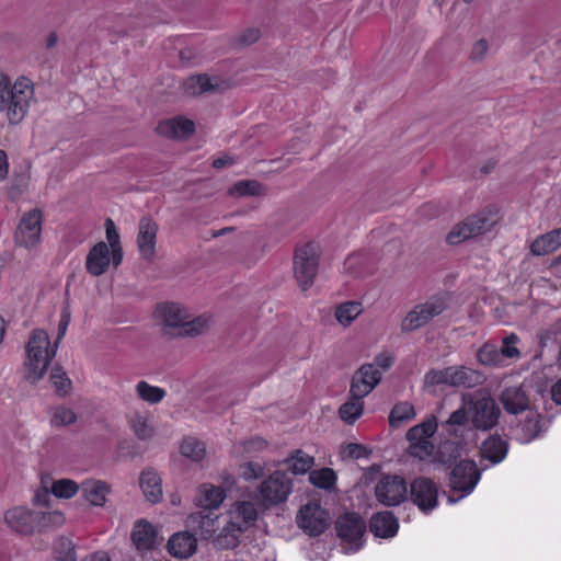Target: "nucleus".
I'll return each mask as SVG.
<instances>
[{"instance_id": "nucleus-1", "label": "nucleus", "mask_w": 561, "mask_h": 561, "mask_svg": "<svg viewBox=\"0 0 561 561\" xmlns=\"http://www.w3.org/2000/svg\"><path fill=\"white\" fill-rule=\"evenodd\" d=\"M34 96V83L31 78L20 76L14 83L2 75L0 77V112L10 124H19L28 113Z\"/></svg>"}, {"instance_id": "nucleus-2", "label": "nucleus", "mask_w": 561, "mask_h": 561, "mask_svg": "<svg viewBox=\"0 0 561 561\" xmlns=\"http://www.w3.org/2000/svg\"><path fill=\"white\" fill-rule=\"evenodd\" d=\"M156 317L163 333L170 336H196L206 332L210 323V317L191 318L186 309L175 302L159 305Z\"/></svg>"}, {"instance_id": "nucleus-3", "label": "nucleus", "mask_w": 561, "mask_h": 561, "mask_svg": "<svg viewBox=\"0 0 561 561\" xmlns=\"http://www.w3.org/2000/svg\"><path fill=\"white\" fill-rule=\"evenodd\" d=\"M461 402L469 404L471 422L477 430L488 431L497 424L501 410L486 391L465 392L461 394Z\"/></svg>"}, {"instance_id": "nucleus-4", "label": "nucleus", "mask_w": 561, "mask_h": 561, "mask_svg": "<svg viewBox=\"0 0 561 561\" xmlns=\"http://www.w3.org/2000/svg\"><path fill=\"white\" fill-rule=\"evenodd\" d=\"M437 426L436 417L431 415L421 424L414 425L407 432L405 438L410 443L408 451L412 457L421 461L432 460L436 449L431 442V437L436 433Z\"/></svg>"}, {"instance_id": "nucleus-5", "label": "nucleus", "mask_w": 561, "mask_h": 561, "mask_svg": "<svg viewBox=\"0 0 561 561\" xmlns=\"http://www.w3.org/2000/svg\"><path fill=\"white\" fill-rule=\"evenodd\" d=\"M319 247L309 242L296 249L294 255V275L299 287L307 290L312 286L319 270Z\"/></svg>"}, {"instance_id": "nucleus-6", "label": "nucleus", "mask_w": 561, "mask_h": 561, "mask_svg": "<svg viewBox=\"0 0 561 561\" xmlns=\"http://www.w3.org/2000/svg\"><path fill=\"white\" fill-rule=\"evenodd\" d=\"M293 491V481L285 471L276 470L264 479L259 488V497L264 505L273 506L285 502Z\"/></svg>"}, {"instance_id": "nucleus-7", "label": "nucleus", "mask_w": 561, "mask_h": 561, "mask_svg": "<svg viewBox=\"0 0 561 561\" xmlns=\"http://www.w3.org/2000/svg\"><path fill=\"white\" fill-rule=\"evenodd\" d=\"M447 304L442 297H434L415 306L402 320L401 331L411 332L426 325L433 318L442 314Z\"/></svg>"}, {"instance_id": "nucleus-8", "label": "nucleus", "mask_w": 561, "mask_h": 561, "mask_svg": "<svg viewBox=\"0 0 561 561\" xmlns=\"http://www.w3.org/2000/svg\"><path fill=\"white\" fill-rule=\"evenodd\" d=\"M481 472L474 460L462 459L450 471L449 486L455 492H460L459 499L469 495L478 482Z\"/></svg>"}, {"instance_id": "nucleus-9", "label": "nucleus", "mask_w": 561, "mask_h": 561, "mask_svg": "<svg viewBox=\"0 0 561 561\" xmlns=\"http://www.w3.org/2000/svg\"><path fill=\"white\" fill-rule=\"evenodd\" d=\"M407 483L400 476H383L375 486L378 502L386 506H396L407 496Z\"/></svg>"}, {"instance_id": "nucleus-10", "label": "nucleus", "mask_w": 561, "mask_h": 561, "mask_svg": "<svg viewBox=\"0 0 561 561\" xmlns=\"http://www.w3.org/2000/svg\"><path fill=\"white\" fill-rule=\"evenodd\" d=\"M41 488L43 493H37V506H48L49 494L57 499H71L79 491V484L71 479L53 480L49 474H42Z\"/></svg>"}, {"instance_id": "nucleus-11", "label": "nucleus", "mask_w": 561, "mask_h": 561, "mask_svg": "<svg viewBox=\"0 0 561 561\" xmlns=\"http://www.w3.org/2000/svg\"><path fill=\"white\" fill-rule=\"evenodd\" d=\"M296 519L305 533L318 536L328 528L330 516L320 505L309 503L300 508Z\"/></svg>"}, {"instance_id": "nucleus-12", "label": "nucleus", "mask_w": 561, "mask_h": 561, "mask_svg": "<svg viewBox=\"0 0 561 561\" xmlns=\"http://www.w3.org/2000/svg\"><path fill=\"white\" fill-rule=\"evenodd\" d=\"M335 530L342 540L351 543L357 550L362 546L366 523L359 515L346 513L336 519Z\"/></svg>"}, {"instance_id": "nucleus-13", "label": "nucleus", "mask_w": 561, "mask_h": 561, "mask_svg": "<svg viewBox=\"0 0 561 561\" xmlns=\"http://www.w3.org/2000/svg\"><path fill=\"white\" fill-rule=\"evenodd\" d=\"M158 230L159 226L151 217L140 218L136 242L140 257L147 262H152L156 257Z\"/></svg>"}, {"instance_id": "nucleus-14", "label": "nucleus", "mask_w": 561, "mask_h": 561, "mask_svg": "<svg viewBox=\"0 0 561 561\" xmlns=\"http://www.w3.org/2000/svg\"><path fill=\"white\" fill-rule=\"evenodd\" d=\"M130 539L137 551L141 553L156 549L163 541L160 529L147 519H139L134 524Z\"/></svg>"}, {"instance_id": "nucleus-15", "label": "nucleus", "mask_w": 561, "mask_h": 561, "mask_svg": "<svg viewBox=\"0 0 561 561\" xmlns=\"http://www.w3.org/2000/svg\"><path fill=\"white\" fill-rule=\"evenodd\" d=\"M69 322L70 314L64 312L58 323V333L53 345H50L48 334L45 331L37 330V364L43 362V369H46L56 356L58 345L65 336Z\"/></svg>"}, {"instance_id": "nucleus-16", "label": "nucleus", "mask_w": 561, "mask_h": 561, "mask_svg": "<svg viewBox=\"0 0 561 561\" xmlns=\"http://www.w3.org/2000/svg\"><path fill=\"white\" fill-rule=\"evenodd\" d=\"M411 499L420 510L423 512H430L437 505L438 488L430 478H416L411 483Z\"/></svg>"}, {"instance_id": "nucleus-17", "label": "nucleus", "mask_w": 561, "mask_h": 561, "mask_svg": "<svg viewBox=\"0 0 561 561\" xmlns=\"http://www.w3.org/2000/svg\"><path fill=\"white\" fill-rule=\"evenodd\" d=\"M380 380L381 371L376 368L375 365H363L355 371L352 378L350 394H356L357 397L365 398L374 390Z\"/></svg>"}, {"instance_id": "nucleus-18", "label": "nucleus", "mask_w": 561, "mask_h": 561, "mask_svg": "<svg viewBox=\"0 0 561 561\" xmlns=\"http://www.w3.org/2000/svg\"><path fill=\"white\" fill-rule=\"evenodd\" d=\"M194 131L195 123L183 116L161 121L156 127L159 137L172 139L190 138L194 135Z\"/></svg>"}, {"instance_id": "nucleus-19", "label": "nucleus", "mask_w": 561, "mask_h": 561, "mask_svg": "<svg viewBox=\"0 0 561 561\" xmlns=\"http://www.w3.org/2000/svg\"><path fill=\"white\" fill-rule=\"evenodd\" d=\"M228 87L219 77L195 75L188 77L183 83L184 93L188 96L201 95L206 92L222 91Z\"/></svg>"}, {"instance_id": "nucleus-20", "label": "nucleus", "mask_w": 561, "mask_h": 561, "mask_svg": "<svg viewBox=\"0 0 561 561\" xmlns=\"http://www.w3.org/2000/svg\"><path fill=\"white\" fill-rule=\"evenodd\" d=\"M112 262V251L108 245L101 241L96 243L88 253L85 268L92 276L103 275Z\"/></svg>"}, {"instance_id": "nucleus-21", "label": "nucleus", "mask_w": 561, "mask_h": 561, "mask_svg": "<svg viewBox=\"0 0 561 561\" xmlns=\"http://www.w3.org/2000/svg\"><path fill=\"white\" fill-rule=\"evenodd\" d=\"M7 525L21 536L33 534L35 517L31 510L18 506L4 514Z\"/></svg>"}, {"instance_id": "nucleus-22", "label": "nucleus", "mask_w": 561, "mask_h": 561, "mask_svg": "<svg viewBox=\"0 0 561 561\" xmlns=\"http://www.w3.org/2000/svg\"><path fill=\"white\" fill-rule=\"evenodd\" d=\"M244 531L242 528L228 519L211 539V543L217 550H232L240 543V538Z\"/></svg>"}, {"instance_id": "nucleus-23", "label": "nucleus", "mask_w": 561, "mask_h": 561, "mask_svg": "<svg viewBox=\"0 0 561 561\" xmlns=\"http://www.w3.org/2000/svg\"><path fill=\"white\" fill-rule=\"evenodd\" d=\"M228 519L247 531L257 519L256 505L252 501H237L228 512Z\"/></svg>"}, {"instance_id": "nucleus-24", "label": "nucleus", "mask_w": 561, "mask_h": 561, "mask_svg": "<svg viewBox=\"0 0 561 561\" xmlns=\"http://www.w3.org/2000/svg\"><path fill=\"white\" fill-rule=\"evenodd\" d=\"M500 401L504 410L510 414H518L528 409L529 400L523 386H512L505 388L501 396Z\"/></svg>"}, {"instance_id": "nucleus-25", "label": "nucleus", "mask_w": 561, "mask_h": 561, "mask_svg": "<svg viewBox=\"0 0 561 561\" xmlns=\"http://www.w3.org/2000/svg\"><path fill=\"white\" fill-rule=\"evenodd\" d=\"M197 548V539L187 531L172 535L168 541V551L179 559L190 558Z\"/></svg>"}, {"instance_id": "nucleus-26", "label": "nucleus", "mask_w": 561, "mask_h": 561, "mask_svg": "<svg viewBox=\"0 0 561 561\" xmlns=\"http://www.w3.org/2000/svg\"><path fill=\"white\" fill-rule=\"evenodd\" d=\"M191 526L199 531L203 539H213L220 526L219 516L211 512H197L188 518Z\"/></svg>"}, {"instance_id": "nucleus-27", "label": "nucleus", "mask_w": 561, "mask_h": 561, "mask_svg": "<svg viewBox=\"0 0 561 561\" xmlns=\"http://www.w3.org/2000/svg\"><path fill=\"white\" fill-rule=\"evenodd\" d=\"M485 376L477 369L463 365L453 366V387L471 389L481 386Z\"/></svg>"}, {"instance_id": "nucleus-28", "label": "nucleus", "mask_w": 561, "mask_h": 561, "mask_svg": "<svg viewBox=\"0 0 561 561\" xmlns=\"http://www.w3.org/2000/svg\"><path fill=\"white\" fill-rule=\"evenodd\" d=\"M139 486L150 503L154 504L161 501L163 495L161 478L153 469L147 468L142 470L139 478Z\"/></svg>"}, {"instance_id": "nucleus-29", "label": "nucleus", "mask_w": 561, "mask_h": 561, "mask_svg": "<svg viewBox=\"0 0 561 561\" xmlns=\"http://www.w3.org/2000/svg\"><path fill=\"white\" fill-rule=\"evenodd\" d=\"M370 531L381 538H389L398 531V520L390 512L375 514L369 524Z\"/></svg>"}, {"instance_id": "nucleus-30", "label": "nucleus", "mask_w": 561, "mask_h": 561, "mask_svg": "<svg viewBox=\"0 0 561 561\" xmlns=\"http://www.w3.org/2000/svg\"><path fill=\"white\" fill-rule=\"evenodd\" d=\"M561 247V228L537 237L530 244V252L542 256L557 251Z\"/></svg>"}, {"instance_id": "nucleus-31", "label": "nucleus", "mask_w": 561, "mask_h": 561, "mask_svg": "<svg viewBox=\"0 0 561 561\" xmlns=\"http://www.w3.org/2000/svg\"><path fill=\"white\" fill-rule=\"evenodd\" d=\"M15 242L25 249L35 245V210H30L21 218L15 231Z\"/></svg>"}, {"instance_id": "nucleus-32", "label": "nucleus", "mask_w": 561, "mask_h": 561, "mask_svg": "<svg viewBox=\"0 0 561 561\" xmlns=\"http://www.w3.org/2000/svg\"><path fill=\"white\" fill-rule=\"evenodd\" d=\"M507 447V443L500 436H490L482 443L480 455L483 459L495 465L506 457Z\"/></svg>"}, {"instance_id": "nucleus-33", "label": "nucleus", "mask_w": 561, "mask_h": 561, "mask_svg": "<svg viewBox=\"0 0 561 561\" xmlns=\"http://www.w3.org/2000/svg\"><path fill=\"white\" fill-rule=\"evenodd\" d=\"M81 488L83 497L94 506H103L111 490L110 485L101 480H87Z\"/></svg>"}, {"instance_id": "nucleus-34", "label": "nucleus", "mask_w": 561, "mask_h": 561, "mask_svg": "<svg viewBox=\"0 0 561 561\" xmlns=\"http://www.w3.org/2000/svg\"><path fill=\"white\" fill-rule=\"evenodd\" d=\"M496 211L491 209L482 210L476 215L467 217V225L470 227L473 237L486 233L497 224Z\"/></svg>"}, {"instance_id": "nucleus-35", "label": "nucleus", "mask_w": 561, "mask_h": 561, "mask_svg": "<svg viewBox=\"0 0 561 561\" xmlns=\"http://www.w3.org/2000/svg\"><path fill=\"white\" fill-rule=\"evenodd\" d=\"M461 456V444L454 440L442 442L432 458V463L450 465Z\"/></svg>"}, {"instance_id": "nucleus-36", "label": "nucleus", "mask_w": 561, "mask_h": 561, "mask_svg": "<svg viewBox=\"0 0 561 561\" xmlns=\"http://www.w3.org/2000/svg\"><path fill=\"white\" fill-rule=\"evenodd\" d=\"M228 194L233 197L262 196L266 194V188L255 180H242L236 182L228 190Z\"/></svg>"}, {"instance_id": "nucleus-37", "label": "nucleus", "mask_w": 561, "mask_h": 561, "mask_svg": "<svg viewBox=\"0 0 561 561\" xmlns=\"http://www.w3.org/2000/svg\"><path fill=\"white\" fill-rule=\"evenodd\" d=\"M284 462L294 474H305L314 465V459L301 449H296Z\"/></svg>"}, {"instance_id": "nucleus-38", "label": "nucleus", "mask_w": 561, "mask_h": 561, "mask_svg": "<svg viewBox=\"0 0 561 561\" xmlns=\"http://www.w3.org/2000/svg\"><path fill=\"white\" fill-rule=\"evenodd\" d=\"M363 399L364 397L350 394V399L340 407L339 414L344 422L353 424L363 414Z\"/></svg>"}, {"instance_id": "nucleus-39", "label": "nucleus", "mask_w": 561, "mask_h": 561, "mask_svg": "<svg viewBox=\"0 0 561 561\" xmlns=\"http://www.w3.org/2000/svg\"><path fill=\"white\" fill-rule=\"evenodd\" d=\"M226 494L220 486L203 484L199 488V504L205 508H217L224 501Z\"/></svg>"}, {"instance_id": "nucleus-40", "label": "nucleus", "mask_w": 561, "mask_h": 561, "mask_svg": "<svg viewBox=\"0 0 561 561\" xmlns=\"http://www.w3.org/2000/svg\"><path fill=\"white\" fill-rule=\"evenodd\" d=\"M49 382L51 383L55 393L60 397H67L72 390V381L67 373L60 366H56L49 374Z\"/></svg>"}, {"instance_id": "nucleus-41", "label": "nucleus", "mask_w": 561, "mask_h": 561, "mask_svg": "<svg viewBox=\"0 0 561 561\" xmlns=\"http://www.w3.org/2000/svg\"><path fill=\"white\" fill-rule=\"evenodd\" d=\"M106 239L110 250L112 251L113 266L116 268L123 260V249L119 242V234L116 230L114 221L111 218L105 220Z\"/></svg>"}, {"instance_id": "nucleus-42", "label": "nucleus", "mask_w": 561, "mask_h": 561, "mask_svg": "<svg viewBox=\"0 0 561 561\" xmlns=\"http://www.w3.org/2000/svg\"><path fill=\"white\" fill-rule=\"evenodd\" d=\"M445 385L453 387V366L443 369H431L424 376V389Z\"/></svg>"}, {"instance_id": "nucleus-43", "label": "nucleus", "mask_w": 561, "mask_h": 561, "mask_svg": "<svg viewBox=\"0 0 561 561\" xmlns=\"http://www.w3.org/2000/svg\"><path fill=\"white\" fill-rule=\"evenodd\" d=\"M478 362L483 366H504L500 350L495 343H484L477 353Z\"/></svg>"}, {"instance_id": "nucleus-44", "label": "nucleus", "mask_w": 561, "mask_h": 561, "mask_svg": "<svg viewBox=\"0 0 561 561\" xmlns=\"http://www.w3.org/2000/svg\"><path fill=\"white\" fill-rule=\"evenodd\" d=\"M362 305L356 301L341 304L335 309V319L343 327H348L360 313Z\"/></svg>"}, {"instance_id": "nucleus-45", "label": "nucleus", "mask_w": 561, "mask_h": 561, "mask_svg": "<svg viewBox=\"0 0 561 561\" xmlns=\"http://www.w3.org/2000/svg\"><path fill=\"white\" fill-rule=\"evenodd\" d=\"M50 424L54 427L68 426L77 422L78 415L77 413L66 407V405H57L51 408L49 411Z\"/></svg>"}, {"instance_id": "nucleus-46", "label": "nucleus", "mask_w": 561, "mask_h": 561, "mask_svg": "<svg viewBox=\"0 0 561 561\" xmlns=\"http://www.w3.org/2000/svg\"><path fill=\"white\" fill-rule=\"evenodd\" d=\"M136 392L141 400L150 404L160 402L165 396V391L162 388L151 386L145 380L136 385Z\"/></svg>"}, {"instance_id": "nucleus-47", "label": "nucleus", "mask_w": 561, "mask_h": 561, "mask_svg": "<svg viewBox=\"0 0 561 561\" xmlns=\"http://www.w3.org/2000/svg\"><path fill=\"white\" fill-rule=\"evenodd\" d=\"M416 415L414 407L404 401L397 403L389 415V423L391 426H399L400 423L410 421Z\"/></svg>"}, {"instance_id": "nucleus-48", "label": "nucleus", "mask_w": 561, "mask_h": 561, "mask_svg": "<svg viewBox=\"0 0 561 561\" xmlns=\"http://www.w3.org/2000/svg\"><path fill=\"white\" fill-rule=\"evenodd\" d=\"M35 330L28 335V341L25 345L26 358L24 362V379L31 383L35 382Z\"/></svg>"}, {"instance_id": "nucleus-49", "label": "nucleus", "mask_w": 561, "mask_h": 561, "mask_svg": "<svg viewBox=\"0 0 561 561\" xmlns=\"http://www.w3.org/2000/svg\"><path fill=\"white\" fill-rule=\"evenodd\" d=\"M180 450L182 456L190 458L193 461H199L206 455L204 443L191 437L183 440Z\"/></svg>"}, {"instance_id": "nucleus-50", "label": "nucleus", "mask_w": 561, "mask_h": 561, "mask_svg": "<svg viewBox=\"0 0 561 561\" xmlns=\"http://www.w3.org/2000/svg\"><path fill=\"white\" fill-rule=\"evenodd\" d=\"M130 427L134 434L139 439H149L154 434V428L150 424L149 420L138 413H136L129 421Z\"/></svg>"}, {"instance_id": "nucleus-51", "label": "nucleus", "mask_w": 561, "mask_h": 561, "mask_svg": "<svg viewBox=\"0 0 561 561\" xmlns=\"http://www.w3.org/2000/svg\"><path fill=\"white\" fill-rule=\"evenodd\" d=\"M519 337L515 333H511L502 340V345L499 347L503 363L506 359H517L520 357V351L517 347Z\"/></svg>"}, {"instance_id": "nucleus-52", "label": "nucleus", "mask_w": 561, "mask_h": 561, "mask_svg": "<svg viewBox=\"0 0 561 561\" xmlns=\"http://www.w3.org/2000/svg\"><path fill=\"white\" fill-rule=\"evenodd\" d=\"M54 551L58 561H77L75 546L68 538L60 537L55 542Z\"/></svg>"}, {"instance_id": "nucleus-53", "label": "nucleus", "mask_w": 561, "mask_h": 561, "mask_svg": "<svg viewBox=\"0 0 561 561\" xmlns=\"http://www.w3.org/2000/svg\"><path fill=\"white\" fill-rule=\"evenodd\" d=\"M309 481L318 488L330 489L334 485L335 474L332 469L323 468V469L310 472Z\"/></svg>"}, {"instance_id": "nucleus-54", "label": "nucleus", "mask_w": 561, "mask_h": 561, "mask_svg": "<svg viewBox=\"0 0 561 561\" xmlns=\"http://www.w3.org/2000/svg\"><path fill=\"white\" fill-rule=\"evenodd\" d=\"M469 404L466 402H462L461 407L454 411L447 421L444 423V425L447 427V432L449 434L456 435V431H454L451 427L454 426H463L467 424L469 417Z\"/></svg>"}, {"instance_id": "nucleus-55", "label": "nucleus", "mask_w": 561, "mask_h": 561, "mask_svg": "<svg viewBox=\"0 0 561 561\" xmlns=\"http://www.w3.org/2000/svg\"><path fill=\"white\" fill-rule=\"evenodd\" d=\"M470 238H473V234L470 227L467 225L466 218L463 221L453 227L446 240L449 244H459Z\"/></svg>"}, {"instance_id": "nucleus-56", "label": "nucleus", "mask_w": 561, "mask_h": 561, "mask_svg": "<svg viewBox=\"0 0 561 561\" xmlns=\"http://www.w3.org/2000/svg\"><path fill=\"white\" fill-rule=\"evenodd\" d=\"M65 522L64 515L60 512H41L37 513V526H60Z\"/></svg>"}, {"instance_id": "nucleus-57", "label": "nucleus", "mask_w": 561, "mask_h": 561, "mask_svg": "<svg viewBox=\"0 0 561 561\" xmlns=\"http://www.w3.org/2000/svg\"><path fill=\"white\" fill-rule=\"evenodd\" d=\"M489 51V43L484 38H480L473 43L469 58L472 62H481L485 59Z\"/></svg>"}, {"instance_id": "nucleus-58", "label": "nucleus", "mask_w": 561, "mask_h": 561, "mask_svg": "<svg viewBox=\"0 0 561 561\" xmlns=\"http://www.w3.org/2000/svg\"><path fill=\"white\" fill-rule=\"evenodd\" d=\"M264 468L257 462H248L242 471V476L245 480H255L263 476Z\"/></svg>"}, {"instance_id": "nucleus-59", "label": "nucleus", "mask_w": 561, "mask_h": 561, "mask_svg": "<svg viewBox=\"0 0 561 561\" xmlns=\"http://www.w3.org/2000/svg\"><path fill=\"white\" fill-rule=\"evenodd\" d=\"M344 456L352 459H359L368 455L367 448L360 444L351 443L343 450Z\"/></svg>"}, {"instance_id": "nucleus-60", "label": "nucleus", "mask_w": 561, "mask_h": 561, "mask_svg": "<svg viewBox=\"0 0 561 561\" xmlns=\"http://www.w3.org/2000/svg\"><path fill=\"white\" fill-rule=\"evenodd\" d=\"M244 450L248 453L261 451L266 448V442L261 437H254L244 443Z\"/></svg>"}, {"instance_id": "nucleus-61", "label": "nucleus", "mask_w": 561, "mask_h": 561, "mask_svg": "<svg viewBox=\"0 0 561 561\" xmlns=\"http://www.w3.org/2000/svg\"><path fill=\"white\" fill-rule=\"evenodd\" d=\"M394 362V358L389 354H379L375 358V365L376 368L381 367L382 369H388Z\"/></svg>"}, {"instance_id": "nucleus-62", "label": "nucleus", "mask_w": 561, "mask_h": 561, "mask_svg": "<svg viewBox=\"0 0 561 561\" xmlns=\"http://www.w3.org/2000/svg\"><path fill=\"white\" fill-rule=\"evenodd\" d=\"M259 37H260L259 30L252 28V30H248L244 34H242L240 37V41L244 45H250V44H253L254 42H256L259 39Z\"/></svg>"}, {"instance_id": "nucleus-63", "label": "nucleus", "mask_w": 561, "mask_h": 561, "mask_svg": "<svg viewBox=\"0 0 561 561\" xmlns=\"http://www.w3.org/2000/svg\"><path fill=\"white\" fill-rule=\"evenodd\" d=\"M523 430L526 432V435L529 439L535 438L538 434V422L534 420H528Z\"/></svg>"}, {"instance_id": "nucleus-64", "label": "nucleus", "mask_w": 561, "mask_h": 561, "mask_svg": "<svg viewBox=\"0 0 561 561\" xmlns=\"http://www.w3.org/2000/svg\"><path fill=\"white\" fill-rule=\"evenodd\" d=\"M234 163V159L230 156H222L213 161V167L215 169H222L228 165H232Z\"/></svg>"}]
</instances>
